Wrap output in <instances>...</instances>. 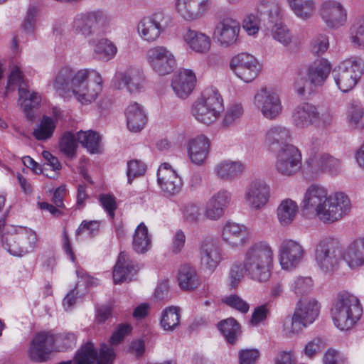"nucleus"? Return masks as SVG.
<instances>
[{
    "label": "nucleus",
    "mask_w": 364,
    "mask_h": 364,
    "mask_svg": "<svg viewBox=\"0 0 364 364\" xmlns=\"http://www.w3.org/2000/svg\"><path fill=\"white\" fill-rule=\"evenodd\" d=\"M343 259L352 269L364 266V236L358 237L348 245Z\"/></svg>",
    "instance_id": "35"
},
{
    "label": "nucleus",
    "mask_w": 364,
    "mask_h": 364,
    "mask_svg": "<svg viewBox=\"0 0 364 364\" xmlns=\"http://www.w3.org/2000/svg\"><path fill=\"white\" fill-rule=\"evenodd\" d=\"M179 309L176 306H169L161 312L160 325L167 331H173L180 324Z\"/></svg>",
    "instance_id": "48"
},
{
    "label": "nucleus",
    "mask_w": 364,
    "mask_h": 364,
    "mask_svg": "<svg viewBox=\"0 0 364 364\" xmlns=\"http://www.w3.org/2000/svg\"><path fill=\"white\" fill-rule=\"evenodd\" d=\"M274 251L266 241L252 242L244 252L243 262H234L229 272L230 285L235 288L246 275L258 283H266L271 278Z\"/></svg>",
    "instance_id": "2"
},
{
    "label": "nucleus",
    "mask_w": 364,
    "mask_h": 364,
    "mask_svg": "<svg viewBox=\"0 0 364 364\" xmlns=\"http://www.w3.org/2000/svg\"><path fill=\"white\" fill-rule=\"evenodd\" d=\"M298 213L299 205L296 201L289 198L282 199L276 210L278 222L284 227L291 225L296 219Z\"/></svg>",
    "instance_id": "38"
},
{
    "label": "nucleus",
    "mask_w": 364,
    "mask_h": 364,
    "mask_svg": "<svg viewBox=\"0 0 364 364\" xmlns=\"http://www.w3.org/2000/svg\"><path fill=\"white\" fill-rule=\"evenodd\" d=\"M117 47L114 43L107 38H101L93 47V55L99 60L109 61L117 53Z\"/></svg>",
    "instance_id": "45"
},
{
    "label": "nucleus",
    "mask_w": 364,
    "mask_h": 364,
    "mask_svg": "<svg viewBox=\"0 0 364 364\" xmlns=\"http://www.w3.org/2000/svg\"><path fill=\"white\" fill-rule=\"evenodd\" d=\"M146 171V165L142 161L138 159L129 161L127 171L128 183H132L134 178L144 176Z\"/></svg>",
    "instance_id": "56"
},
{
    "label": "nucleus",
    "mask_w": 364,
    "mask_h": 364,
    "mask_svg": "<svg viewBox=\"0 0 364 364\" xmlns=\"http://www.w3.org/2000/svg\"><path fill=\"white\" fill-rule=\"evenodd\" d=\"M231 193L227 190H220L208 200L204 215L211 220H217L223 217L231 201Z\"/></svg>",
    "instance_id": "29"
},
{
    "label": "nucleus",
    "mask_w": 364,
    "mask_h": 364,
    "mask_svg": "<svg viewBox=\"0 0 364 364\" xmlns=\"http://www.w3.org/2000/svg\"><path fill=\"white\" fill-rule=\"evenodd\" d=\"M321 18L330 29H338L345 25L347 21V11L337 0H324L318 9Z\"/></svg>",
    "instance_id": "23"
},
{
    "label": "nucleus",
    "mask_w": 364,
    "mask_h": 364,
    "mask_svg": "<svg viewBox=\"0 0 364 364\" xmlns=\"http://www.w3.org/2000/svg\"><path fill=\"white\" fill-rule=\"evenodd\" d=\"M243 107L241 104L235 103L230 105L225 113L222 121L224 127L233 125L243 114Z\"/></svg>",
    "instance_id": "54"
},
{
    "label": "nucleus",
    "mask_w": 364,
    "mask_h": 364,
    "mask_svg": "<svg viewBox=\"0 0 364 364\" xmlns=\"http://www.w3.org/2000/svg\"><path fill=\"white\" fill-rule=\"evenodd\" d=\"M197 79L195 73L190 69H181L171 81V87L180 98H186L193 92Z\"/></svg>",
    "instance_id": "31"
},
{
    "label": "nucleus",
    "mask_w": 364,
    "mask_h": 364,
    "mask_svg": "<svg viewBox=\"0 0 364 364\" xmlns=\"http://www.w3.org/2000/svg\"><path fill=\"white\" fill-rule=\"evenodd\" d=\"M114 85L118 89L126 88L131 94L140 92L144 88V77L141 71L134 67L118 71L114 76Z\"/></svg>",
    "instance_id": "27"
},
{
    "label": "nucleus",
    "mask_w": 364,
    "mask_h": 364,
    "mask_svg": "<svg viewBox=\"0 0 364 364\" xmlns=\"http://www.w3.org/2000/svg\"><path fill=\"white\" fill-rule=\"evenodd\" d=\"M186 241L185 232L181 230L173 232L169 250L173 255H178L183 250Z\"/></svg>",
    "instance_id": "59"
},
{
    "label": "nucleus",
    "mask_w": 364,
    "mask_h": 364,
    "mask_svg": "<svg viewBox=\"0 0 364 364\" xmlns=\"http://www.w3.org/2000/svg\"><path fill=\"white\" fill-rule=\"evenodd\" d=\"M254 105L264 119L271 121L277 119L283 112L279 93L269 87H264L257 91L254 96Z\"/></svg>",
    "instance_id": "11"
},
{
    "label": "nucleus",
    "mask_w": 364,
    "mask_h": 364,
    "mask_svg": "<svg viewBox=\"0 0 364 364\" xmlns=\"http://www.w3.org/2000/svg\"><path fill=\"white\" fill-rule=\"evenodd\" d=\"M77 139L91 154L100 151V136L93 131H80L77 133Z\"/></svg>",
    "instance_id": "47"
},
{
    "label": "nucleus",
    "mask_w": 364,
    "mask_h": 364,
    "mask_svg": "<svg viewBox=\"0 0 364 364\" xmlns=\"http://www.w3.org/2000/svg\"><path fill=\"white\" fill-rule=\"evenodd\" d=\"M224 110L223 99L217 88H205L191 107L192 116L200 123L210 125L215 123Z\"/></svg>",
    "instance_id": "5"
},
{
    "label": "nucleus",
    "mask_w": 364,
    "mask_h": 364,
    "mask_svg": "<svg viewBox=\"0 0 364 364\" xmlns=\"http://www.w3.org/2000/svg\"><path fill=\"white\" fill-rule=\"evenodd\" d=\"M242 27L249 36L256 37L260 28V18L253 13L247 14L242 21Z\"/></svg>",
    "instance_id": "52"
},
{
    "label": "nucleus",
    "mask_w": 364,
    "mask_h": 364,
    "mask_svg": "<svg viewBox=\"0 0 364 364\" xmlns=\"http://www.w3.org/2000/svg\"><path fill=\"white\" fill-rule=\"evenodd\" d=\"M287 3L296 17L302 21L311 19L316 11V0H287Z\"/></svg>",
    "instance_id": "42"
},
{
    "label": "nucleus",
    "mask_w": 364,
    "mask_h": 364,
    "mask_svg": "<svg viewBox=\"0 0 364 364\" xmlns=\"http://www.w3.org/2000/svg\"><path fill=\"white\" fill-rule=\"evenodd\" d=\"M223 302L238 311L245 314L249 311L250 306L241 297L236 294L228 296L222 299Z\"/></svg>",
    "instance_id": "60"
},
{
    "label": "nucleus",
    "mask_w": 364,
    "mask_h": 364,
    "mask_svg": "<svg viewBox=\"0 0 364 364\" xmlns=\"http://www.w3.org/2000/svg\"><path fill=\"white\" fill-rule=\"evenodd\" d=\"M363 306L355 294L342 291L339 292L331 308V316L334 326L341 331L351 329L360 319Z\"/></svg>",
    "instance_id": "4"
},
{
    "label": "nucleus",
    "mask_w": 364,
    "mask_h": 364,
    "mask_svg": "<svg viewBox=\"0 0 364 364\" xmlns=\"http://www.w3.org/2000/svg\"><path fill=\"white\" fill-rule=\"evenodd\" d=\"M271 198V188L262 179L252 181L245 188L244 200L248 208L252 211L263 209Z\"/></svg>",
    "instance_id": "18"
},
{
    "label": "nucleus",
    "mask_w": 364,
    "mask_h": 364,
    "mask_svg": "<svg viewBox=\"0 0 364 364\" xmlns=\"http://www.w3.org/2000/svg\"><path fill=\"white\" fill-rule=\"evenodd\" d=\"M329 47L328 37L325 34L315 36L310 42V50L316 55H323Z\"/></svg>",
    "instance_id": "57"
},
{
    "label": "nucleus",
    "mask_w": 364,
    "mask_h": 364,
    "mask_svg": "<svg viewBox=\"0 0 364 364\" xmlns=\"http://www.w3.org/2000/svg\"><path fill=\"white\" fill-rule=\"evenodd\" d=\"M349 41L354 48L364 50V16L356 19L350 26Z\"/></svg>",
    "instance_id": "49"
},
{
    "label": "nucleus",
    "mask_w": 364,
    "mask_h": 364,
    "mask_svg": "<svg viewBox=\"0 0 364 364\" xmlns=\"http://www.w3.org/2000/svg\"><path fill=\"white\" fill-rule=\"evenodd\" d=\"M77 144L76 137L71 133H65L60 140L59 149L66 156L73 158L75 156Z\"/></svg>",
    "instance_id": "53"
},
{
    "label": "nucleus",
    "mask_w": 364,
    "mask_h": 364,
    "mask_svg": "<svg viewBox=\"0 0 364 364\" xmlns=\"http://www.w3.org/2000/svg\"><path fill=\"white\" fill-rule=\"evenodd\" d=\"M245 165L240 161L226 159L217 164L214 167V173L217 178L231 181L245 171Z\"/></svg>",
    "instance_id": "37"
},
{
    "label": "nucleus",
    "mask_w": 364,
    "mask_h": 364,
    "mask_svg": "<svg viewBox=\"0 0 364 364\" xmlns=\"http://www.w3.org/2000/svg\"><path fill=\"white\" fill-rule=\"evenodd\" d=\"M256 11L269 22L275 23L271 29V35L275 41L285 47L294 43V37L290 29L282 23H277L282 16V7L279 4L274 0H259Z\"/></svg>",
    "instance_id": "6"
},
{
    "label": "nucleus",
    "mask_w": 364,
    "mask_h": 364,
    "mask_svg": "<svg viewBox=\"0 0 364 364\" xmlns=\"http://www.w3.org/2000/svg\"><path fill=\"white\" fill-rule=\"evenodd\" d=\"M300 205L303 213L324 225L342 220L350 212L351 203L343 192H331L325 186L309 185L303 192Z\"/></svg>",
    "instance_id": "1"
},
{
    "label": "nucleus",
    "mask_w": 364,
    "mask_h": 364,
    "mask_svg": "<svg viewBox=\"0 0 364 364\" xmlns=\"http://www.w3.org/2000/svg\"><path fill=\"white\" fill-rule=\"evenodd\" d=\"M302 155L297 146L292 144L282 146L275 156L274 168L284 176H294L300 169Z\"/></svg>",
    "instance_id": "14"
},
{
    "label": "nucleus",
    "mask_w": 364,
    "mask_h": 364,
    "mask_svg": "<svg viewBox=\"0 0 364 364\" xmlns=\"http://www.w3.org/2000/svg\"><path fill=\"white\" fill-rule=\"evenodd\" d=\"M55 127V121L51 117L44 116L34 129L33 134L37 140L46 141L53 136Z\"/></svg>",
    "instance_id": "50"
},
{
    "label": "nucleus",
    "mask_w": 364,
    "mask_h": 364,
    "mask_svg": "<svg viewBox=\"0 0 364 364\" xmlns=\"http://www.w3.org/2000/svg\"><path fill=\"white\" fill-rule=\"evenodd\" d=\"M146 60L153 71L160 76L171 74L177 67L175 54L164 46H155L148 49Z\"/></svg>",
    "instance_id": "13"
},
{
    "label": "nucleus",
    "mask_w": 364,
    "mask_h": 364,
    "mask_svg": "<svg viewBox=\"0 0 364 364\" xmlns=\"http://www.w3.org/2000/svg\"><path fill=\"white\" fill-rule=\"evenodd\" d=\"M313 280L310 277L298 276L291 282V289L297 295L309 292L313 287Z\"/></svg>",
    "instance_id": "55"
},
{
    "label": "nucleus",
    "mask_w": 364,
    "mask_h": 364,
    "mask_svg": "<svg viewBox=\"0 0 364 364\" xmlns=\"http://www.w3.org/2000/svg\"><path fill=\"white\" fill-rule=\"evenodd\" d=\"M115 354L112 348L102 344L100 348L99 355L91 342L83 345L77 351L74 364H112Z\"/></svg>",
    "instance_id": "21"
},
{
    "label": "nucleus",
    "mask_w": 364,
    "mask_h": 364,
    "mask_svg": "<svg viewBox=\"0 0 364 364\" xmlns=\"http://www.w3.org/2000/svg\"><path fill=\"white\" fill-rule=\"evenodd\" d=\"M363 69V62L358 58L341 62L333 70V77L338 89L342 92L352 90L361 78Z\"/></svg>",
    "instance_id": "9"
},
{
    "label": "nucleus",
    "mask_w": 364,
    "mask_h": 364,
    "mask_svg": "<svg viewBox=\"0 0 364 364\" xmlns=\"http://www.w3.org/2000/svg\"><path fill=\"white\" fill-rule=\"evenodd\" d=\"M41 101V97L38 92L31 91L28 86L25 87L21 85L18 89V102L28 119L34 118L32 109L38 107Z\"/></svg>",
    "instance_id": "40"
},
{
    "label": "nucleus",
    "mask_w": 364,
    "mask_h": 364,
    "mask_svg": "<svg viewBox=\"0 0 364 364\" xmlns=\"http://www.w3.org/2000/svg\"><path fill=\"white\" fill-rule=\"evenodd\" d=\"M320 304L314 299L301 300L294 312L309 325L314 322L320 312Z\"/></svg>",
    "instance_id": "41"
},
{
    "label": "nucleus",
    "mask_w": 364,
    "mask_h": 364,
    "mask_svg": "<svg viewBox=\"0 0 364 364\" xmlns=\"http://www.w3.org/2000/svg\"><path fill=\"white\" fill-rule=\"evenodd\" d=\"M100 202L108 215L112 218H114V211L117 208L115 197L110 194H101L100 196Z\"/></svg>",
    "instance_id": "63"
},
{
    "label": "nucleus",
    "mask_w": 364,
    "mask_h": 364,
    "mask_svg": "<svg viewBox=\"0 0 364 364\" xmlns=\"http://www.w3.org/2000/svg\"><path fill=\"white\" fill-rule=\"evenodd\" d=\"M166 18V14L162 11L144 16L136 26L139 37L148 43L156 42L164 31Z\"/></svg>",
    "instance_id": "17"
},
{
    "label": "nucleus",
    "mask_w": 364,
    "mask_h": 364,
    "mask_svg": "<svg viewBox=\"0 0 364 364\" xmlns=\"http://www.w3.org/2000/svg\"><path fill=\"white\" fill-rule=\"evenodd\" d=\"M341 161L326 153L311 156L306 161V170L312 177H318L325 173L337 176L341 173Z\"/></svg>",
    "instance_id": "22"
},
{
    "label": "nucleus",
    "mask_w": 364,
    "mask_h": 364,
    "mask_svg": "<svg viewBox=\"0 0 364 364\" xmlns=\"http://www.w3.org/2000/svg\"><path fill=\"white\" fill-rule=\"evenodd\" d=\"M241 23L232 17L220 18L215 24L213 36L222 48H228L240 43Z\"/></svg>",
    "instance_id": "15"
},
{
    "label": "nucleus",
    "mask_w": 364,
    "mask_h": 364,
    "mask_svg": "<svg viewBox=\"0 0 364 364\" xmlns=\"http://www.w3.org/2000/svg\"><path fill=\"white\" fill-rule=\"evenodd\" d=\"M305 255V249L299 242L291 239L283 240L279 245L278 254L282 269H295L301 263Z\"/></svg>",
    "instance_id": "20"
},
{
    "label": "nucleus",
    "mask_w": 364,
    "mask_h": 364,
    "mask_svg": "<svg viewBox=\"0 0 364 364\" xmlns=\"http://www.w3.org/2000/svg\"><path fill=\"white\" fill-rule=\"evenodd\" d=\"M183 38L188 48L196 53L206 54L211 48L210 37L201 31L188 29Z\"/></svg>",
    "instance_id": "33"
},
{
    "label": "nucleus",
    "mask_w": 364,
    "mask_h": 364,
    "mask_svg": "<svg viewBox=\"0 0 364 364\" xmlns=\"http://www.w3.org/2000/svg\"><path fill=\"white\" fill-rule=\"evenodd\" d=\"M136 272V266L130 259L129 256L124 252H120L113 269L114 283L121 284L126 281L130 274Z\"/></svg>",
    "instance_id": "39"
},
{
    "label": "nucleus",
    "mask_w": 364,
    "mask_h": 364,
    "mask_svg": "<svg viewBox=\"0 0 364 364\" xmlns=\"http://www.w3.org/2000/svg\"><path fill=\"white\" fill-rule=\"evenodd\" d=\"M76 341L77 336L73 332H63L55 335V345L61 350L74 347Z\"/></svg>",
    "instance_id": "58"
},
{
    "label": "nucleus",
    "mask_w": 364,
    "mask_h": 364,
    "mask_svg": "<svg viewBox=\"0 0 364 364\" xmlns=\"http://www.w3.org/2000/svg\"><path fill=\"white\" fill-rule=\"evenodd\" d=\"M178 282L183 290H192L200 284V279L194 267L189 264L182 265L178 274Z\"/></svg>",
    "instance_id": "43"
},
{
    "label": "nucleus",
    "mask_w": 364,
    "mask_h": 364,
    "mask_svg": "<svg viewBox=\"0 0 364 364\" xmlns=\"http://www.w3.org/2000/svg\"><path fill=\"white\" fill-rule=\"evenodd\" d=\"M309 324L294 312L290 324H285V331L287 335L296 334L301 331Z\"/></svg>",
    "instance_id": "61"
},
{
    "label": "nucleus",
    "mask_w": 364,
    "mask_h": 364,
    "mask_svg": "<svg viewBox=\"0 0 364 364\" xmlns=\"http://www.w3.org/2000/svg\"><path fill=\"white\" fill-rule=\"evenodd\" d=\"M343 256L344 251L341 243L333 237L322 238L315 248L316 265L325 273H331L336 270Z\"/></svg>",
    "instance_id": "7"
},
{
    "label": "nucleus",
    "mask_w": 364,
    "mask_h": 364,
    "mask_svg": "<svg viewBox=\"0 0 364 364\" xmlns=\"http://www.w3.org/2000/svg\"><path fill=\"white\" fill-rule=\"evenodd\" d=\"M100 222L99 220H83L78 228L76 230V235H80L84 232L93 235L100 230Z\"/></svg>",
    "instance_id": "62"
},
{
    "label": "nucleus",
    "mask_w": 364,
    "mask_h": 364,
    "mask_svg": "<svg viewBox=\"0 0 364 364\" xmlns=\"http://www.w3.org/2000/svg\"><path fill=\"white\" fill-rule=\"evenodd\" d=\"M234 74L246 83L252 82L261 71V65L256 57L242 52L234 55L230 62Z\"/></svg>",
    "instance_id": "16"
},
{
    "label": "nucleus",
    "mask_w": 364,
    "mask_h": 364,
    "mask_svg": "<svg viewBox=\"0 0 364 364\" xmlns=\"http://www.w3.org/2000/svg\"><path fill=\"white\" fill-rule=\"evenodd\" d=\"M36 233L26 228H13L3 236L2 245L11 255L21 257L34 250L37 243Z\"/></svg>",
    "instance_id": "8"
},
{
    "label": "nucleus",
    "mask_w": 364,
    "mask_h": 364,
    "mask_svg": "<svg viewBox=\"0 0 364 364\" xmlns=\"http://www.w3.org/2000/svg\"><path fill=\"white\" fill-rule=\"evenodd\" d=\"M108 23V16L104 11H92L77 14L72 28L75 33L87 37L104 31Z\"/></svg>",
    "instance_id": "12"
},
{
    "label": "nucleus",
    "mask_w": 364,
    "mask_h": 364,
    "mask_svg": "<svg viewBox=\"0 0 364 364\" xmlns=\"http://www.w3.org/2000/svg\"><path fill=\"white\" fill-rule=\"evenodd\" d=\"M55 348V335L50 331H40L31 340L28 356L32 361L43 363L50 358Z\"/></svg>",
    "instance_id": "19"
},
{
    "label": "nucleus",
    "mask_w": 364,
    "mask_h": 364,
    "mask_svg": "<svg viewBox=\"0 0 364 364\" xmlns=\"http://www.w3.org/2000/svg\"><path fill=\"white\" fill-rule=\"evenodd\" d=\"M151 247V237L149 234L148 228L141 223L136 228L133 235L132 247L137 253H145Z\"/></svg>",
    "instance_id": "44"
},
{
    "label": "nucleus",
    "mask_w": 364,
    "mask_h": 364,
    "mask_svg": "<svg viewBox=\"0 0 364 364\" xmlns=\"http://www.w3.org/2000/svg\"><path fill=\"white\" fill-rule=\"evenodd\" d=\"M158 183L164 196L171 197L180 193L183 183L176 171L168 163L162 164L158 169Z\"/></svg>",
    "instance_id": "26"
},
{
    "label": "nucleus",
    "mask_w": 364,
    "mask_h": 364,
    "mask_svg": "<svg viewBox=\"0 0 364 364\" xmlns=\"http://www.w3.org/2000/svg\"><path fill=\"white\" fill-rule=\"evenodd\" d=\"M292 138L289 127L282 124H274L267 129L264 134V144L270 150L275 149L279 145L286 144Z\"/></svg>",
    "instance_id": "36"
},
{
    "label": "nucleus",
    "mask_w": 364,
    "mask_h": 364,
    "mask_svg": "<svg viewBox=\"0 0 364 364\" xmlns=\"http://www.w3.org/2000/svg\"><path fill=\"white\" fill-rule=\"evenodd\" d=\"M210 6V0H176L173 9L179 18L186 22H193L200 19Z\"/></svg>",
    "instance_id": "24"
},
{
    "label": "nucleus",
    "mask_w": 364,
    "mask_h": 364,
    "mask_svg": "<svg viewBox=\"0 0 364 364\" xmlns=\"http://www.w3.org/2000/svg\"><path fill=\"white\" fill-rule=\"evenodd\" d=\"M218 328L230 343H234L240 333V326L233 318L220 321Z\"/></svg>",
    "instance_id": "51"
},
{
    "label": "nucleus",
    "mask_w": 364,
    "mask_h": 364,
    "mask_svg": "<svg viewBox=\"0 0 364 364\" xmlns=\"http://www.w3.org/2000/svg\"><path fill=\"white\" fill-rule=\"evenodd\" d=\"M125 117L128 129L132 132L141 131L148 120L144 107L137 102L130 103L125 110Z\"/></svg>",
    "instance_id": "34"
},
{
    "label": "nucleus",
    "mask_w": 364,
    "mask_h": 364,
    "mask_svg": "<svg viewBox=\"0 0 364 364\" xmlns=\"http://www.w3.org/2000/svg\"><path fill=\"white\" fill-rule=\"evenodd\" d=\"M259 357L257 349H244L238 353L240 364H255Z\"/></svg>",
    "instance_id": "64"
},
{
    "label": "nucleus",
    "mask_w": 364,
    "mask_h": 364,
    "mask_svg": "<svg viewBox=\"0 0 364 364\" xmlns=\"http://www.w3.org/2000/svg\"><path fill=\"white\" fill-rule=\"evenodd\" d=\"M210 140L204 134H198L188 141L187 151L190 161L196 165L205 161L209 154Z\"/></svg>",
    "instance_id": "30"
},
{
    "label": "nucleus",
    "mask_w": 364,
    "mask_h": 364,
    "mask_svg": "<svg viewBox=\"0 0 364 364\" xmlns=\"http://www.w3.org/2000/svg\"><path fill=\"white\" fill-rule=\"evenodd\" d=\"M332 120L333 114L330 112H320L316 105L309 102L296 105L291 115V124L297 129H304L314 124L327 126Z\"/></svg>",
    "instance_id": "10"
},
{
    "label": "nucleus",
    "mask_w": 364,
    "mask_h": 364,
    "mask_svg": "<svg viewBox=\"0 0 364 364\" xmlns=\"http://www.w3.org/2000/svg\"><path fill=\"white\" fill-rule=\"evenodd\" d=\"M346 119L348 124L354 129H364V108L357 102H353L348 106Z\"/></svg>",
    "instance_id": "46"
},
{
    "label": "nucleus",
    "mask_w": 364,
    "mask_h": 364,
    "mask_svg": "<svg viewBox=\"0 0 364 364\" xmlns=\"http://www.w3.org/2000/svg\"><path fill=\"white\" fill-rule=\"evenodd\" d=\"M332 70V65L326 58H318L311 63L306 71L310 83L315 87L323 86Z\"/></svg>",
    "instance_id": "32"
},
{
    "label": "nucleus",
    "mask_w": 364,
    "mask_h": 364,
    "mask_svg": "<svg viewBox=\"0 0 364 364\" xmlns=\"http://www.w3.org/2000/svg\"><path fill=\"white\" fill-rule=\"evenodd\" d=\"M221 238L231 248H240L250 241L249 230L244 225L228 221L222 228Z\"/></svg>",
    "instance_id": "25"
},
{
    "label": "nucleus",
    "mask_w": 364,
    "mask_h": 364,
    "mask_svg": "<svg viewBox=\"0 0 364 364\" xmlns=\"http://www.w3.org/2000/svg\"><path fill=\"white\" fill-rule=\"evenodd\" d=\"M200 262L203 269L213 272L223 260L222 250L213 239H204L200 245Z\"/></svg>",
    "instance_id": "28"
},
{
    "label": "nucleus",
    "mask_w": 364,
    "mask_h": 364,
    "mask_svg": "<svg viewBox=\"0 0 364 364\" xmlns=\"http://www.w3.org/2000/svg\"><path fill=\"white\" fill-rule=\"evenodd\" d=\"M101 75L92 69L75 70L65 66L59 70L53 80V86L60 95L71 93L81 105L95 102L102 91Z\"/></svg>",
    "instance_id": "3"
}]
</instances>
